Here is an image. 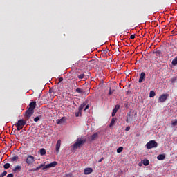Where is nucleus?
<instances>
[{
  "label": "nucleus",
  "instance_id": "nucleus-1",
  "mask_svg": "<svg viewBox=\"0 0 177 177\" xmlns=\"http://www.w3.org/2000/svg\"><path fill=\"white\" fill-rule=\"evenodd\" d=\"M57 165V162L54 161L51 163H49L46 165L41 164L39 167H36L35 169H33V171H39L41 168H42L43 171H46V169H48V168H53Z\"/></svg>",
  "mask_w": 177,
  "mask_h": 177
},
{
  "label": "nucleus",
  "instance_id": "nucleus-2",
  "mask_svg": "<svg viewBox=\"0 0 177 177\" xmlns=\"http://www.w3.org/2000/svg\"><path fill=\"white\" fill-rule=\"evenodd\" d=\"M85 142H86V140L85 139L82 140L81 138H77L76 142L72 145L73 150H77V149L81 147Z\"/></svg>",
  "mask_w": 177,
  "mask_h": 177
},
{
  "label": "nucleus",
  "instance_id": "nucleus-3",
  "mask_svg": "<svg viewBox=\"0 0 177 177\" xmlns=\"http://www.w3.org/2000/svg\"><path fill=\"white\" fill-rule=\"evenodd\" d=\"M147 149H154L158 146V144L156 140H150L149 142L146 144Z\"/></svg>",
  "mask_w": 177,
  "mask_h": 177
},
{
  "label": "nucleus",
  "instance_id": "nucleus-4",
  "mask_svg": "<svg viewBox=\"0 0 177 177\" xmlns=\"http://www.w3.org/2000/svg\"><path fill=\"white\" fill-rule=\"evenodd\" d=\"M26 162L28 164V165H32V164L35 162V158L31 155H29L26 158Z\"/></svg>",
  "mask_w": 177,
  "mask_h": 177
},
{
  "label": "nucleus",
  "instance_id": "nucleus-5",
  "mask_svg": "<svg viewBox=\"0 0 177 177\" xmlns=\"http://www.w3.org/2000/svg\"><path fill=\"white\" fill-rule=\"evenodd\" d=\"M34 114V111L31 109H28L25 112V120H30V118Z\"/></svg>",
  "mask_w": 177,
  "mask_h": 177
},
{
  "label": "nucleus",
  "instance_id": "nucleus-6",
  "mask_svg": "<svg viewBox=\"0 0 177 177\" xmlns=\"http://www.w3.org/2000/svg\"><path fill=\"white\" fill-rule=\"evenodd\" d=\"M169 97V94H163L159 97L158 100L160 102V103H164V102H165Z\"/></svg>",
  "mask_w": 177,
  "mask_h": 177
},
{
  "label": "nucleus",
  "instance_id": "nucleus-7",
  "mask_svg": "<svg viewBox=\"0 0 177 177\" xmlns=\"http://www.w3.org/2000/svg\"><path fill=\"white\" fill-rule=\"evenodd\" d=\"M60 146H62V140H58L55 146V151L57 154H59V151H60Z\"/></svg>",
  "mask_w": 177,
  "mask_h": 177
},
{
  "label": "nucleus",
  "instance_id": "nucleus-8",
  "mask_svg": "<svg viewBox=\"0 0 177 177\" xmlns=\"http://www.w3.org/2000/svg\"><path fill=\"white\" fill-rule=\"evenodd\" d=\"M145 79H146V73H145V72H142L140 75V77L138 80L139 83L142 84V82H143Z\"/></svg>",
  "mask_w": 177,
  "mask_h": 177
},
{
  "label": "nucleus",
  "instance_id": "nucleus-9",
  "mask_svg": "<svg viewBox=\"0 0 177 177\" xmlns=\"http://www.w3.org/2000/svg\"><path fill=\"white\" fill-rule=\"evenodd\" d=\"M16 127H21L24 128V125H26V120L21 119L18 120L17 123L15 124Z\"/></svg>",
  "mask_w": 177,
  "mask_h": 177
},
{
  "label": "nucleus",
  "instance_id": "nucleus-10",
  "mask_svg": "<svg viewBox=\"0 0 177 177\" xmlns=\"http://www.w3.org/2000/svg\"><path fill=\"white\" fill-rule=\"evenodd\" d=\"M35 107H37V102L33 101L29 104L28 109L34 111V110L35 109Z\"/></svg>",
  "mask_w": 177,
  "mask_h": 177
},
{
  "label": "nucleus",
  "instance_id": "nucleus-11",
  "mask_svg": "<svg viewBox=\"0 0 177 177\" xmlns=\"http://www.w3.org/2000/svg\"><path fill=\"white\" fill-rule=\"evenodd\" d=\"M84 172V175H89V174H92L93 172V169L91 167L85 168Z\"/></svg>",
  "mask_w": 177,
  "mask_h": 177
},
{
  "label": "nucleus",
  "instance_id": "nucleus-12",
  "mask_svg": "<svg viewBox=\"0 0 177 177\" xmlns=\"http://www.w3.org/2000/svg\"><path fill=\"white\" fill-rule=\"evenodd\" d=\"M21 171V166L17 165L13 169V171L16 174Z\"/></svg>",
  "mask_w": 177,
  "mask_h": 177
},
{
  "label": "nucleus",
  "instance_id": "nucleus-13",
  "mask_svg": "<svg viewBox=\"0 0 177 177\" xmlns=\"http://www.w3.org/2000/svg\"><path fill=\"white\" fill-rule=\"evenodd\" d=\"M76 92L77 93H80L81 95H84L85 93V91H84V89H82V88H77L76 89Z\"/></svg>",
  "mask_w": 177,
  "mask_h": 177
},
{
  "label": "nucleus",
  "instance_id": "nucleus-14",
  "mask_svg": "<svg viewBox=\"0 0 177 177\" xmlns=\"http://www.w3.org/2000/svg\"><path fill=\"white\" fill-rule=\"evenodd\" d=\"M65 122L66 119L64 118V117H63L61 119L57 120V124H60L64 123Z\"/></svg>",
  "mask_w": 177,
  "mask_h": 177
},
{
  "label": "nucleus",
  "instance_id": "nucleus-15",
  "mask_svg": "<svg viewBox=\"0 0 177 177\" xmlns=\"http://www.w3.org/2000/svg\"><path fill=\"white\" fill-rule=\"evenodd\" d=\"M85 106H86V102H84L83 104H82L79 106L78 111L82 112V110H84V107H85Z\"/></svg>",
  "mask_w": 177,
  "mask_h": 177
},
{
  "label": "nucleus",
  "instance_id": "nucleus-16",
  "mask_svg": "<svg viewBox=\"0 0 177 177\" xmlns=\"http://www.w3.org/2000/svg\"><path fill=\"white\" fill-rule=\"evenodd\" d=\"M40 156H45L46 154V150L44 148L40 149Z\"/></svg>",
  "mask_w": 177,
  "mask_h": 177
},
{
  "label": "nucleus",
  "instance_id": "nucleus-17",
  "mask_svg": "<svg viewBox=\"0 0 177 177\" xmlns=\"http://www.w3.org/2000/svg\"><path fill=\"white\" fill-rule=\"evenodd\" d=\"M157 158H158L159 160H165V155H164V154H160L159 156H158Z\"/></svg>",
  "mask_w": 177,
  "mask_h": 177
},
{
  "label": "nucleus",
  "instance_id": "nucleus-18",
  "mask_svg": "<svg viewBox=\"0 0 177 177\" xmlns=\"http://www.w3.org/2000/svg\"><path fill=\"white\" fill-rule=\"evenodd\" d=\"M130 120H132V118H131V112L127 113V119H126V122H127V123L129 122Z\"/></svg>",
  "mask_w": 177,
  "mask_h": 177
},
{
  "label": "nucleus",
  "instance_id": "nucleus-19",
  "mask_svg": "<svg viewBox=\"0 0 177 177\" xmlns=\"http://www.w3.org/2000/svg\"><path fill=\"white\" fill-rule=\"evenodd\" d=\"M115 121H117V118H113L111 120V123H110L109 127H113V125H114V124H115Z\"/></svg>",
  "mask_w": 177,
  "mask_h": 177
},
{
  "label": "nucleus",
  "instance_id": "nucleus-20",
  "mask_svg": "<svg viewBox=\"0 0 177 177\" xmlns=\"http://www.w3.org/2000/svg\"><path fill=\"white\" fill-rule=\"evenodd\" d=\"M99 136V134L97 133H95L91 136V140H95Z\"/></svg>",
  "mask_w": 177,
  "mask_h": 177
},
{
  "label": "nucleus",
  "instance_id": "nucleus-21",
  "mask_svg": "<svg viewBox=\"0 0 177 177\" xmlns=\"http://www.w3.org/2000/svg\"><path fill=\"white\" fill-rule=\"evenodd\" d=\"M77 78H79V80H84V78H85V74L81 73L80 75H77Z\"/></svg>",
  "mask_w": 177,
  "mask_h": 177
},
{
  "label": "nucleus",
  "instance_id": "nucleus-22",
  "mask_svg": "<svg viewBox=\"0 0 177 177\" xmlns=\"http://www.w3.org/2000/svg\"><path fill=\"white\" fill-rule=\"evenodd\" d=\"M142 164L145 167H147V165H149V160H142Z\"/></svg>",
  "mask_w": 177,
  "mask_h": 177
},
{
  "label": "nucleus",
  "instance_id": "nucleus-23",
  "mask_svg": "<svg viewBox=\"0 0 177 177\" xmlns=\"http://www.w3.org/2000/svg\"><path fill=\"white\" fill-rule=\"evenodd\" d=\"M154 96H156V92L154 91H150L149 97H154Z\"/></svg>",
  "mask_w": 177,
  "mask_h": 177
},
{
  "label": "nucleus",
  "instance_id": "nucleus-24",
  "mask_svg": "<svg viewBox=\"0 0 177 177\" xmlns=\"http://www.w3.org/2000/svg\"><path fill=\"white\" fill-rule=\"evenodd\" d=\"M82 115V111H78V112H75V117H81Z\"/></svg>",
  "mask_w": 177,
  "mask_h": 177
},
{
  "label": "nucleus",
  "instance_id": "nucleus-25",
  "mask_svg": "<svg viewBox=\"0 0 177 177\" xmlns=\"http://www.w3.org/2000/svg\"><path fill=\"white\" fill-rule=\"evenodd\" d=\"M171 125L172 127H177V119L171 121Z\"/></svg>",
  "mask_w": 177,
  "mask_h": 177
},
{
  "label": "nucleus",
  "instance_id": "nucleus-26",
  "mask_svg": "<svg viewBox=\"0 0 177 177\" xmlns=\"http://www.w3.org/2000/svg\"><path fill=\"white\" fill-rule=\"evenodd\" d=\"M171 64L173 66H176V64H177V56L175 57V59H173V61L171 62Z\"/></svg>",
  "mask_w": 177,
  "mask_h": 177
},
{
  "label": "nucleus",
  "instance_id": "nucleus-27",
  "mask_svg": "<svg viewBox=\"0 0 177 177\" xmlns=\"http://www.w3.org/2000/svg\"><path fill=\"white\" fill-rule=\"evenodd\" d=\"M3 168H5V169H9V168H10V163H6Z\"/></svg>",
  "mask_w": 177,
  "mask_h": 177
},
{
  "label": "nucleus",
  "instance_id": "nucleus-28",
  "mask_svg": "<svg viewBox=\"0 0 177 177\" xmlns=\"http://www.w3.org/2000/svg\"><path fill=\"white\" fill-rule=\"evenodd\" d=\"M122 150H124V147H120L118 148V149H117V153H122Z\"/></svg>",
  "mask_w": 177,
  "mask_h": 177
},
{
  "label": "nucleus",
  "instance_id": "nucleus-29",
  "mask_svg": "<svg viewBox=\"0 0 177 177\" xmlns=\"http://www.w3.org/2000/svg\"><path fill=\"white\" fill-rule=\"evenodd\" d=\"M19 160V156H13L11 158V161H17Z\"/></svg>",
  "mask_w": 177,
  "mask_h": 177
},
{
  "label": "nucleus",
  "instance_id": "nucleus-30",
  "mask_svg": "<svg viewBox=\"0 0 177 177\" xmlns=\"http://www.w3.org/2000/svg\"><path fill=\"white\" fill-rule=\"evenodd\" d=\"M39 120H41V118H39V116H37V117H36V118H34L35 122H38V121H39Z\"/></svg>",
  "mask_w": 177,
  "mask_h": 177
},
{
  "label": "nucleus",
  "instance_id": "nucleus-31",
  "mask_svg": "<svg viewBox=\"0 0 177 177\" xmlns=\"http://www.w3.org/2000/svg\"><path fill=\"white\" fill-rule=\"evenodd\" d=\"M113 110H115L116 111H118V110H120V105H115V108L113 109Z\"/></svg>",
  "mask_w": 177,
  "mask_h": 177
},
{
  "label": "nucleus",
  "instance_id": "nucleus-32",
  "mask_svg": "<svg viewBox=\"0 0 177 177\" xmlns=\"http://www.w3.org/2000/svg\"><path fill=\"white\" fill-rule=\"evenodd\" d=\"M7 174H8V172L3 171L1 174H0V177L6 176Z\"/></svg>",
  "mask_w": 177,
  "mask_h": 177
},
{
  "label": "nucleus",
  "instance_id": "nucleus-33",
  "mask_svg": "<svg viewBox=\"0 0 177 177\" xmlns=\"http://www.w3.org/2000/svg\"><path fill=\"white\" fill-rule=\"evenodd\" d=\"M117 111L116 110H113V112H112V117H114L115 115V114H117Z\"/></svg>",
  "mask_w": 177,
  "mask_h": 177
},
{
  "label": "nucleus",
  "instance_id": "nucleus-34",
  "mask_svg": "<svg viewBox=\"0 0 177 177\" xmlns=\"http://www.w3.org/2000/svg\"><path fill=\"white\" fill-rule=\"evenodd\" d=\"M113 92L114 91H111V88H110L109 92V95L110 96V95H113Z\"/></svg>",
  "mask_w": 177,
  "mask_h": 177
},
{
  "label": "nucleus",
  "instance_id": "nucleus-35",
  "mask_svg": "<svg viewBox=\"0 0 177 177\" xmlns=\"http://www.w3.org/2000/svg\"><path fill=\"white\" fill-rule=\"evenodd\" d=\"M156 56H160V55H161V51L158 50L156 52Z\"/></svg>",
  "mask_w": 177,
  "mask_h": 177
},
{
  "label": "nucleus",
  "instance_id": "nucleus-36",
  "mask_svg": "<svg viewBox=\"0 0 177 177\" xmlns=\"http://www.w3.org/2000/svg\"><path fill=\"white\" fill-rule=\"evenodd\" d=\"M16 127H17V131H20L23 128L21 126H16Z\"/></svg>",
  "mask_w": 177,
  "mask_h": 177
},
{
  "label": "nucleus",
  "instance_id": "nucleus-37",
  "mask_svg": "<svg viewBox=\"0 0 177 177\" xmlns=\"http://www.w3.org/2000/svg\"><path fill=\"white\" fill-rule=\"evenodd\" d=\"M129 129H131V127L128 126V127H126L125 131L127 132H128V131H129Z\"/></svg>",
  "mask_w": 177,
  "mask_h": 177
},
{
  "label": "nucleus",
  "instance_id": "nucleus-38",
  "mask_svg": "<svg viewBox=\"0 0 177 177\" xmlns=\"http://www.w3.org/2000/svg\"><path fill=\"white\" fill-rule=\"evenodd\" d=\"M131 39H135V35H131L130 36Z\"/></svg>",
  "mask_w": 177,
  "mask_h": 177
},
{
  "label": "nucleus",
  "instance_id": "nucleus-39",
  "mask_svg": "<svg viewBox=\"0 0 177 177\" xmlns=\"http://www.w3.org/2000/svg\"><path fill=\"white\" fill-rule=\"evenodd\" d=\"M89 109V105H86V107L84 108V111H86Z\"/></svg>",
  "mask_w": 177,
  "mask_h": 177
},
{
  "label": "nucleus",
  "instance_id": "nucleus-40",
  "mask_svg": "<svg viewBox=\"0 0 177 177\" xmlns=\"http://www.w3.org/2000/svg\"><path fill=\"white\" fill-rule=\"evenodd\" d=\"M7 177H13V174H9Z\"/></svg>",
  "mask_w": 177,
  "mask_h": 177
},
{
  "label": "nucleus",
  "instance_id": "nucleus-41",
  "mask_svg": "<svg viewBox=\"0 0 177 177\" xmlns=\"http://www.w3.org/2000/svg\"><path fill=\"white\" fill-rule=\"evenodd\" d=\"M104 159V158H102L101 159H100V160H98V162H102Z\"/></svg>",
  "mask_w": 177,
  "mask_h": 177
},
{
  "label": "nucleus",
  "instance_id": "nucleus-42",
  "mask_svg": "<svg viewBox=\"0 0 177 177\" xmlns=\"http://www.w3.org/2000/svg\"><path fill=\"white\" fill-rule=\"evenodd\" d=\"M62 81H63V77H59V82H62Z\"/></svg>",
  "mask_w": 177,
  "mask_h": 177
}]
</instances>
